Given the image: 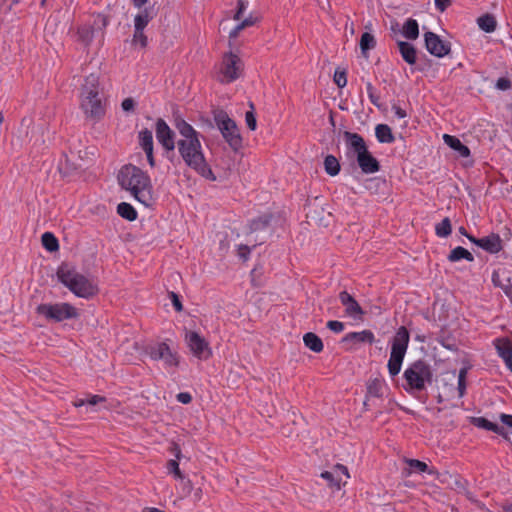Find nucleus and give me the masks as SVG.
I'll list each match as a JSON object with an SVG mask.
<instances>
[{
	"mask_svg": "<svg viewBox=\"0 0 512 512\" xmlns=\"http://www.w3.org/2000/svg\"><path fill=\"white\" fill-rule=\"evenodd\" d=\"M405 384L404 390L413 395L426 388V384H431L433 380V371L431 366L422 359L410 363L403 373Z\"/></svg>",
	"mask_w": 512,
	"mask_h": 512,
	"instance_id": "39448f33",
	"label": "nucleus"
},
{
	"mask_svg": "<svg viewBox=\"0 0 512 512\" xmlns=\"http://www.w3.org/2000/svg\"><path fill=\"white\" fill-rule=\"evenodd\" d=\"M243 70L241 59L234 53H226L220 64L218 80L221 83H232L236 81Z\"/></svg>",
	"mask_w": 512,
	"mask_h": 512,
	"instance_id": "9d476101",
	"label": "nucleus"
},
{
	"mask_svg": "<svg viewBox=\"0 0 512 512\" xmlns=\"http://www.w3.org/2000/svg\"><path fill=\"white\" fill-rule=\"evenodd\" d=\"M343 138L347 154L352 153L357 157L363 150L367 149L364 138L358 133L344 131Z\"/></svg>",
	"mask_w": 512,
	"mask_h": 512,
	"instance_id": "f3484780",
	"label": "nucleus"
},
{
	"mask_svg": "<svg viewBox=\"0 0 512 512\" xmlns=\"http://www.w3.org/2000/svg\"><path fill=\"white\" fill-rule=\"evenodd\" d=\"M251 248L247 245H239L238 246V256L243 261H247L250 257Z\"/></svg>",
	"mask_w": 512,
	"mask_h": 512,
	"instance_id": "49530a36",
	"label": "nucleus"
},
{
	"mask_svg": "<svg viewBox=\"0 0 512 512\" xmlns=\"http://www.w3.org/2000/svg\"><path fill=\"white\" fill-rule=\"evenodd\" d=\"M493 343L498 355L512 372V344L510 340L508 338H496Z\"/></svg>",
	"mask_w": 512,
	"mask_h": 512,
	"instance_id": "6ab92c4d",
	"label": "nucleus"
},
{
	"mask_svg": "<svg viewBox=\"0 0 512 512\" xmlns=\"http://www.w3.org/2000/svg\"><path fill=\"white\" fill-rule=\"evenodd\" d=\"M409 341L410 334L407 328L405 326L399 327L391 340V352L387 364L391 377H395L400 373Z\"/></svg>",
	"mask_w": 512,
	"mask_h": 512,
	"instance_id": "423d86ee",
	"label": "nucleus"
},
{
	"mask_svg": "<svg viewBox=\"0 0 512 512\" xmlns=\"http://www.w3.org/2000/svg\"><path fill=\"white\" fill-rule=\"evenodd\" d=\"M434 2L436 9H438L440 12H444L451 4L450 0H435Z\"/></svg>",
	"mask_w": 512,
	"mask_h": 512,
	"instance_id": "864d4df0",
	"label": "nucleus"
},
{
	"mask_svg": "<svg viewBox=\"0 0 512 512\" xmlns=\"http://www.w3.org/2000/svg\"><path fill=\"white\" fill-rule=\"evenodd\" d=\"M376 45L375 38L372 34L365 32L362 34L360 39V49L363 55H366V53L373 49Z\"/></svg>",
	"mask_w": 512,
	"mask_h": 512,
	"instance_id": "e433bc0d",
	"label": "nucleus"
},
{
	"mask_svg": "<svg viewBox=\"0 0 512 512\" xmlns=\"http://www.w3.org/2000/svg\"><path fill=\"white\" fill-rule=\"evenodd\" d=\"M36 313L54 322L75 319L79 316L78 309L70 303H42L36 307Z\"/></svg>",
	"mask_w": 512,
	"mask_h": 512,
	"instance_id": "0eeeda50",
	"label": "nucleus"
},
{
	"mask_svg": "<svg viewBox=\"0 0 512 512\" xmlns=\"http://www.w3.org/2000/svg\"><path fill=\"white\" fill-rule=\"evenodd\" d=\"M118 182L122 189L129 191L136 201L145 207L155 203L153 186L149 175L139 167L124 165L118 173Z\"/></svg>",
	"mask_w": 512,
	"mask_h": 512,
	"instance_id": "f03ea898",
	"label": "nucleus"
},
{
	"mask_svg": "<svg viewBox=\"0 0 512 512\" xmlns=\"http://www.w3.org/2000/svg\"><path fill=\"white\" fill-rule=\"evenodd\" d=\"M254 22L255 21L252 17H247L238 24V29H244L246 27L252 26Z\"/></svg>",
	"mask_w": 512,
	"mask_h": 512,
	"instance_id": "4d7b16f0",
	"label": "nucleus"
},
{
	"mask_svg": "<svg viewBox=\"0 0 512 512\" xmlns=\"http://www.w3.org/2000/svg\"><path fill=\"white\" fill-rule=\"evenodd\" d=\"M121 107L125 112H132L135 108V101L130 97L125 98L121 103Z\"/></svg>",
	"mask_w": 512,
	"mask_h": 512,
	"instance_id": "8fccbe9b",
	"label": "nucleus"
},
{
	"mask_svg": "<svg viewBox=\"0 0 512 512\" xmlns=\"http://www.w3.org/2000/svg\"><path fill=\"white\" fill-rule=\"evenodd\" d=\"M375 341V335L371 330H362L358 332H349L343 338L342 342L350 344V349L358 343L372 344Z\"/></svg>",
	"mask_w": 512,
	"mask_h": 512,
	"instance_id": "aec40b11",
	"label": "nucleus"
},
{
	"mask_svg": "<svg viewBox=\"0 0 512 512\" xmlns=\"http://www.w3.org/2000/svg\"><path fill=\"white\" fill-rule=\"evenodd\" d=\"M449 262H458L460 260H466L468 262L474 261V256L467 249L462 246H457L451 250L449 255L447 256Z\"/></svg>",
	"mask_w": 512,
	"mask_h": 512,
	"instance_id": "bb28decb",
	"label": "nucleus"
},
{
	"mask_svg": "<svg viewBox=\"0 0 512 512\" xmlns=\"http://www.w3.org/2000/svg\"><path fill=\"white\" fill-rule=\"evenodd\" d=\"M106 106L107 101L100 92L99 76H86L80 89V108L85 117L94 122L100 121L106 114Z\"/></svg>",
	"mask_w": 512,
	"mask_h": 512,
	"instance_id": "7ed1b4c3",
	"label": "nucleus"
},
{
	"mask_svg": "<svg viewBox=\"0 0 512 512\" xmlns=\"http://www.w3.org/2000/svg\"><path fill=\"white\" fill-rule=\"evenodd\" d=\"M405 462L410 467V469L412 471L419 472V473L427 472L430 475H433L436 473L435 470L429 469L428 465L425 462L420 461L418 459H405Z\"/></svg>",
	"mask_w": 512,
	"mask_h": 512,
	"instance_id": "f704fd0d",
	"label": "nucleus"
},
{
	"mask_svg": "<svg viewBox=\"0 0 512 512\" xmlns=\"http://www.w3.org/2000/svg\"><path fill=\"white\" fill-rule=\"evenodd\" d=\"M147 161L151 167L155 166V158L153 154V150L145 151Z\"/></svg>",
	"mask_w": 512,
	"mask_h": 512,
	"instance_id": "680f3d73",
	"label": "nucleus"
},
{
	"mask_svg": "<svg viewBox=\"0 0 512 512\" xmlns=\"http://www.w3.org/2000/svg\"><path fill=\"white\" fill-rule=\"evenodd\" d=\"M500 420L503 424L509 426L512 428V415L510 414H505V413H502L500 415Z\"/></svg>",
	"mask_w": 512,
	"mask_h": 512,
	"instance_id": "052dcab7",
	"label": "nucleus"
},
{
	"mask_svg": "<svg viewBox=\"0 0 512 512\" xmlns=\"http://www.w3.org/2000/svg\"><path fill=\"white\" fill-rule=\"evenodd\" d=\"M155 17L153 8H144L134 18V28L144 29L149 22Z\"/></svg>",
	"mask_w": 512,
	"mask_h": 512,
	"instance_id": "b1692460",
	"label": "nucleus"
},
{
	"mask_svg": "<svg viewBox=\"0 0 512 512\" xmlns=\"http://www.w3.org/2000/svg\"><path fill=\"white\" fill-rule=\"evenodd\" d=\"M467 239L490 254H497L503 249L502 240L496 233H490L489 235L476 238L473 235H467Z\"/></svg>",
	"mask_w": 512,
	"mask_h": 512,
	"instance_id": "4468645a",
	"label": "nucleus"
},
{
	"mask_svg": "<svg viewBox=\"0 0 512 512\" xmlns=\"http://www.w3.org/2000/svg\"><path fill=\"white\" fill-rule=\"evenodd\" d=\"M503 512H512V503L502 505Z\"/></svg>",
	"mask_w": 512,
	"mask_h": 512,
	"instance_id": "774afa93",
	"label": "nucleus"
},
{
	"mask_svg": "<svg viewBox=\"0 0 512 512\" xmlns=\"http://www.w3.org/2000/svg\"><path fill=\"white\" fill-rule=\"evenodd\" d=\"M135 7H142L148 0H132Z\"/></svg>",
	"mask_w": 512,
	"mask_h": 512,
	"instance_id": "338daca9",
	"label": "nucleus"
},
{
	"mask_svg": "<svg viewBox=\"0 0 512 512\" xmlns=\"http://www.w3.org/2000/svg\"><path fill=\"white\" fill-rule=\"evenodd\" d=\"M501 289L503 290L504 294L508 297L509 295H511L512 293V282H511V279L508 278L507 279V283L506 284H503L501 286Z\"/></svg>",
	"mask_w": 512,
	"mask_h": 512,
	"instance_id": "13d9d810",
	"label": "nucleus"
},
{
	"mask_svg": "<svg viewBox=\"0 0 512 512\" xmlns=\"http://www.w3.org/2000/svg\"><path fill=\"white\" fill-rule=\"evenodd\" d=\"M170 298H171V301H172V304H173V307L175 308V310L178 312L182 311L183 306H182V303L180 301L178 294H176L175 292H170Z\"/></svg>",
	"mask_w": 512,
	"mask_h": 512,
	"instance_id": "3c124183",
	"label": "nucleus"
},
{
	"mask_svg": "<svg viewBox=\"0 0 512 512\" xmlns=\"http://www.w3.org/2000/svg\"><path fill=\"white\" fill-rule=\"evenodd\" d=\"M356 159L364 174H374L380 170L379 161L368 151V148L363 150Z\"/></svg>",
	"mask_w": 512,
	"mask_h": 512,
	"instance_id": "a211bd4d",
	"label": "nucleus"
},
{
	"mask_svg": "<svg viewBox=\"0 0 512 512\" xmlns=\"http://www.w3.org/2000/svg\"><path fill=\"white\" fill-rule=\"evenodd\" d=\"M84 405H87V399H77L75 402H74V406L75 407H82Z\"/></svg>",
	"mask_w": 512,
	"mask_h": 512,
	"instance_id": "e2e57ef3",
	"label": "nucleus"
},
{
	"mask_svg": "<svg viewBox=\"0 0 512 512\" xmlns=\"http://www.w3.org/2000/svg\"><path fill=\"white\" fill-rule=\"evenodd\" d=\"M339 300L345 308L347 316L353 319H362L364 311L356 301V299L347 291H341L339 293Z\"/></svg>",
	"mask_w": 512,
	"mask_h": 512,
	"instance_id": "dca6fc26",
	"label": "nucleus"
},
{
	"mask_svg": "<svg viewBox=\"0 0 512 512\" xmlns=\"http://www.w3.org/2000/svg\"><path fill=\"white\" fill-rule=\"evenodd\" d=\"M132 44L134 46H139L140 48H146L148 45V38L144 33V29L134 28V33L132 37Z\"/></svg>",
	"mask_w": 512,
	"mask_h": 512,
	"instance_id": "58836bf2",
	"label": "nucleus"
},
{
	"mask_svg": "<svg viewBox=\"0 0 512 512\" xmlns=\"http://www.w3.org/2000/svg\"><path fill=\"white\" fill-rule=\"evenodd\" d=\"M386 384L383 380H380L378 378L369 380L367 383V397H376L381 398L383 397L384 390L386 389Z\"/></svg>",
	"mask_w": 512,
	"mask_h": 512,
	"instance_id": "393cba45",
	"label": "nucleus"
},
{
	"mask_svg": "<svg viewBox=\"0 0 512 512\" xmlns=\"http://www.w3.org/2000/svg\"><path fill=\"white\" fill-rule=\"evenodd\" d=\"M468 374V368L463 367L459 370L458 373V382H457V392H458V398H462L466 393L467 383L466 378Z\"/></svg>",
	"mask_w": 512,
	"mask_h": 512,
	"instance_id": "4c0bfd02",
	"label": "nucleus"
},
{
	"mask_svg": "<svg viewBox=\"0 0 512 512\" xmlns=\"http://www.w3.org/2000/svg\"><path fill=\"white\" fill-rule=\"evenodd\" d=\"M43 247L49 251L54 252L59 249V242L55 235L51 232H45L41 237Z\"/></svg>",
	"mask_w": 512,
	"mask_h": 512,
	"instance_id": "72a5a7b5",
	"label": "nucleus"
},
{
	"mask_svg": "<svg viewBox=\"0 0 512 512\" xmlns=\"http://www.w3.org/2000/svg\"><path fill=\"white\" fill-rule=\"evenodd\" d=\"M452 233L451 221L445 217L441 222L435 225V234L440 238H446Z\"/></svg>",
	"mask_w": 512,
	"mask_h": 512,
	"instance_id": "c9c22d12",
	"label": "nucleus"
},
{
	"mask_svg": "<svg viewBox=\"0 0 512 512\" xmlns=\"http://www.w3.org/2000/svg\"><path fill=\"white\" fill-rule=\"evenodd\" d=\"M145 354L153 361H162L165 368H176L179 365V355L166 342H156L145 347Z\"/></svg>",
	"mask_w": 512,
	"mask_h": 512,
	"instance_id": "1a4fd4ad",
	"label": "nucleus"
},
{
	"mask_svg": "<svg viewBox=\"0 0 512 512\" xmlns=\"http://www.w3.org/2000/svg\"><path fill=\"white\" fill-rule=\"evenodd\" d=\"M304 345L315 353L323 351L324 345L321 338L313 332H308L303 336Z\"/></svg>",
	"mask_w": 512,
	"mask_h": 512,
	"instance_id": "a878e982",
	"label": "nucleus"
},
{
	"mask_svg": "<svg viewBox=\"0 0 512 512\" xmlns=\"http://www.w3.org/2000/svg\"><path fill=\"white\" fill-rule=\"evenodd\" d=\"M167 469L176 479H183L184 476L179 468V462L177 460H169L167 463Z\"/></svg>",
	"mask_w": 512,
	"mask_h": 512,
	"instance_id": "37998d69",
	"label": "nucleus"
},
{
	"mask_svg": "<svg viewBox=\"0 0 512 512\" xmlns=\"http://www.w3.org/2000/svg\"><path fill=\"white\" fill-rule=\"evenodd\" d=\"M496 88L502 91L509 90L511 88V81L508 78L500 77L496 81Z\"/></svg>",
	"mask_w": 512,
	"mask_h": 512,
	"instance_id": "09e8293b",
	"label": "nucleus"
},
{
	"mask_svg": "<svg viewBox=\"0 0 512 512\" xmlns=\"http://www.w3.org/2000/svg\"><path fill=\"white\" fill-rule=\"evenodd\" d=\"M397 45L403 60L409 65H414L417 61V50L414 45L406 41H398Z\"/></svg>",
	"mask_w": 512,
	"mask_h": 512,
	"instance_id": "4be33fe9",
	"label": "nucleus"
},
{
	"mask_svg": "<svg viewBox=\"0 0 512 512\" xmlns=\"http://www.w3.org/2000/svg\"><path fill=\"white\" fill-rule=\"evenodd\" d=\"M57 277L77 297L89 299L98 293L97 284L68 265L58 268Z\"/></svg>",
	"mask_w": 512,
	"mask_h": 512,
	"instance_id": "20e7f679",
	"label": "nucleus"
},
{
	"mask_svg": "<svg viewBox=\"0 0 512 512\" xmlns=\"http://www.w3.org/2000/svg\"><path fill=\"white\" fill-rule=\"evenodd\" d=\"M366 91H367V95H368V98L371 101V103L373 105H375L376 107H379L380 106V103H379L380 97L377 94L376 89L374 88V86L372 85L371 82L366 83Z\"/></svg>",
	"mask_w": 512,
	"mask_h": 512,
	"instance_id": "79ce46f5",
	"label": "nucleus"
},
{
	"mask_svg": "<svg viewBox=\"0 0 512 512\" xmlns=\"http://www.w3.org/2000/svg\"><path fill=\"white\" fill-rule=\"evenodd\" d=\"M402 34L409 40H416L419 36V25L415 19L409 18L402 27Z\"/></svg>",
	"mask_w": 512,
	"mask_h": 512,
	"instance_id": "cd10ccee",
	"label": "nucleus"
},
{
	"mask_svg": "<svg viewBox=\"0 0 512 512\" xmlns=\"http://www.w3.org/2000/svg\"><path fill=\"white\" fill-rule=\"evenodd\" d=\"M173 450H174L175 457H176L175 460L178 461L181 458V449L178 445H175Z\"/></svg>",
	"mask_w": 512,
	"mask_h": 512,
	"instance_id": "69168bd1",
	"label": "nucleus"
},
{
	"mask_svg": "<svg viewBox=\"0 0 512 512\" xmlns=\"http://www.w3.org/2000/svg\"><path fill=\"white\" fill-rule=\"evenodd\" d=\"M139 145L143 151H149L154 149L153 145V134L152 131L145 128L138 133Z\"/></svg>",
	"mask_w": 512,
	"mask_h": 512,
	"instance_id": "7c9ffc66",
	"label": "nucleus"
},
{
	"mask_svg": "<svg viewBox=\"0 0 512 512\" xmlns=\"http://www.w3.org/2000/svg\"><path fill=\"white\" fill-rule=\"evenodd\" d=\"M155 135L158 143L163 148L165 155L169 157V154H173L177 147L175 132L162 118H158L155 122Z\"/></svg>",
	"mask_w": 512,
	"mask_h": 512,
	"instance_id": "9b49d317",
	"label": "nucleus"
},
{
	"mask_svg": "<svg viewBox=\"0 0 512 512\" xmlns=\"http://www.w3.org/2000/svg\"><path fill=\"white\" fill-rule=\"evenodd\" d=\"M185 340L190 351L199 359H206L211 355L208 342L195 331L186 333Z\"/></svg>",
	"mask_w": 512,
	"mask_h": 512,
	"instance_id": "ddd939ff",
	"label": "nucleus"
},
{
	"mask_svg": "<svg viewBox=\"0 0 512 512\" xmlns=\"http://www.w3.org/2000/svg\"><path fill=\"white\" fill-rule=\"evenodd\" d=\"M491 280L495 287L501 288V286L503 285V283L500 280V275L497 271H493Z\"/></svg>",
	"mask_w": 512,
	"mask_h": 512,
	"instance_id": "bf43d9fd",
	"label": "nucleus"
},
{
	"mask_svg": "<svg viewBox=\"0 0 512 512\" xmlns=\"http://www.w3.org/2000/svg\"><path fill=\"white\" fill-rule=\"evenodd\" d=\"M176 399L182 404H189L192 401V396L189 392H180L176 395Z\"/></svg>",
	"mask_w": 512,
	"mask_h": 512,
	"instance_id": "603ef678",
	"label": "nucleus"
},
{
	"mask_svg": "<svg viewBox=\"0 0 512 512\" xmlns=\"http://www.w3.org/2000/svg\"><path fill=\"white\" fill-rule=\"evenodd\" d=\"M443 140L445 144L448 145L454 151H456L459 154V156L464 158L470 156V149L466 145H464L456 136L444 134Z\"/></svg>",
	"mask_w": 512,
	"mask_h": 512,
	"instance_id": "5701e85b",
	"label": "nucleus"
},
{
	"mask_svg": "<svg viewBox=\"0 0 512 512\" xmlns=\"http://www.w3.org/2000/svg\"><path fill=\"white\" fill-rule=\"evenodd\" d=\"M392 110L394 112V115L399 119H403L407 116L406 111L402 109L400 106L393 105Z\"/></svg>",
	"mask_w": 512,
	"mask_h": 512,
	"instance_id": "6e6d98bb",
	"label": "nucleus"
},
{
	"mask_svg": "<svg viewBox=\"0 0 512 512\" xmlns=\"http://www.w3.org/2000/svg\"><path fill=\"white\" fill-rule=\"evenodd\" d=\"M78 35L82 41L89 43L93 38V30L89 26H83L78 29Z\"/></svg>",
	"mask_w": 512,
	"mask_h": 512,
	"instance_id": "c03bdc74",
	"label": "nucleus"
},
{
	"mask_svg": "<svg viewBox=\"0 0 512 512\" xmlns=\"http://www.w3.org/2000/svg\"><path fill=\"white\" fill-rule=\"evenodd\" d=\"M248 0H238V9H237V12L234 16V18L236 20H241V17L243 15V13L246 11V9L248 8Z\"/></svg>",
	"mask_w": 512,
	"mask_h": 512,
	"instance_id": "de8ad7c7",
	"label": "nucleus"
},
{
	"mask_svg": "<svg viewBox=\"0 0 512 512\" xmlns=\"http://www.w3.org/2000/svg\"><path fill=\"white\" fill-rule=\"evenodd\" d=\"M477 24L481 30L486 33H492L495 31L497 22L493 15L485 14L477 19Z\"/></svg>",
	"mask_w": 512,
	"mask_h": 512,
	"instance_id": "c756f323",
	"label": "nucleus"
},
{
	"mask_svg": "<svg viewBox=\"0 0 512 512\" xmlns=\"http://www.w3.org/2000/svg\"><path fill=\"white\" fill-rule=\"evenodd\" d=\"M117 213L124 219L128 221H134L137 219V212L135 208L127 203V202H121L117 206Z\"/></svg>",
	"mask_w": 512,
	"mask_h": 512,
	"instance_id": "2f4dec72",
	"label": "nucleus"
},
{
	"mask_svg": "<svg viewBox=\"0 0 512 512\" xmlns=\"http://www.w3.org/2000/svg\"><path fill=\"white\" fill-rule=\"evenodd\" d=\"M250 107H251V110L246 111V113H245V123L251 131H254L257 128V121H256L255 113H254L253 103H250Z\"/></svg>",
	"mask_w": 512,
	"mask_h": 512,
	"instance_id": "ea45409f",
	"label": "nucleus"
},
{
	"mask_svg": "<svg viewBox=\"0 0 512 512\" xmlns=\"http://www.w3.org/2000/svg\"><path fill=\"white\" fill-rule=\"evenodd\" d=\"M320 476L328 482L330 487L337 490L350 478L347 467L342 464H336L331 471H324Z\"/></svg>",
	"mask_w": 512,
	"mask_h": 512,
	"instance_id": "2eb2a0df",
	"label": "nucleus"
},
{
	"mask_svg": "<svg viewBox=\"0 0 512 512\" xmlns=\"http://www.w3.org/2000/svg\"><path fill=\"white\" fill-rule=\"evenodd\" d=\"M324 168L328 175H338L340 172V164L338 159L333 155H327L324 159Z\"/></svg>",
	"mask_w": 512,
	"mask_h": 512,
	"instance_id": "473e14b6",
	"label": "nucleus"
},
{
	"mask_svg": "<svg viewBox=\"0 0 512 512\" xmlns=\"http://www.w3.org/2000/svg\"><path fill=\"white\" fill-rule=\"evenodd\" d=\"M241 30H242V29H238V25H237L233 30H231V31H230L229 36H230L231 38H235V37H237V36H238V34H239V32H240Z\"/></svg>",
	"mask_w": 512,
	"mask_h": 512,
	"instance_id": "0e129e2a",
	"label": "nucleus"
},
{
	"mask_svg": "<svg viewBox=\"0 0 512 512\" xmlns=\"http://www.w3.org/2000/svg\"><path fill=\"white\" fill-rule=\"evenodd\" d=\"M375 136L380 143H393L395 140L391 128L386 124H378L376 126Z\"/></svg>",
	"mask_w": 512,
	"mask_h": 512,
	"instance_id": "c85d7f7f",
	"label": "nucleus"
},
{
	"mask_svg": "<svg viewBox=\"0 0 512 512\" xmlns=\"http://www.w3.org/2000/svg\"><path fill=\"white\" fill-rule=\"evenodd\" d=\"M326 326L334 333H341L345 328L344 323L338 320H330L327 322Z\"/></svg>",
	"mask_w": 512,
	"mask_h": 512,
	"instance_id": "a18cd8bd",
	"label": "nucleus"
},
{
	"mask_svg": "<svg viewBox=\"0 0 512 512\" xmlns=\"http://www.w3.org/2000/svg\"><path fill=\"white\" fill-rule=\"evenodd\" d=\"M334 83L339 88H344L347 85V73L345 70L337 68L333 76Z\"/></svg>",
	"mask_w": 512,
	"mask_h": 512,
	"instance_id": "a19ab883",
	"label": "nucleus"
},
{
	"mask_svg": "<svg viewBox=\"0 0 512 512\" xmlns=\"http://www.w3.org/2000/svg\"><path fill=\"white\" fill-rule=\"evenodd\" d=\"M104 401H105V397L100 396V395H92L87 399V405L94 406V405H97L98 403H101Z\"/></svg>",
	"mask_w": 512,
	"mask_h": 512,
	"instance_id": "5fc2aeb1",
	"label": "nucleus"
},
{
	"mask_svg": "<svg viewBox=\"0 0 512 512\" xmlns=\"http://www.w3.org/2000/svg\"><path fill=\"white\" fill-rule=\"evenodd\" d=\"M424 42L426 50L438 58L448 55L451 50L450 43L443 41L439 35L431 31L424 33Z\"/></svg>",
	"mask_w": 512,
	"mask_h": 512,
	"instance_id": "f8f14e48",
	"label": "nucleus"
},
{
	"mask_svg": "<svg viewBox=\"0 0 512 512\" xmlns=\"http://www.w3.org/2000/svg\"><path fill=\"white\" fill-rule=\"evenodd\" d=\"M214 121L231 149L238 151L242 147V137L235 121L224 111L216 113Z\"/></svg>",
	"mask_w": 512,
	"mask_h": 512,
	"instance_id": "6e6552de",
	"label": "nucleus"
},
{
	"mask_svg": "<svg viewBox=\"0 0 512 512\" xmlns=\"http://www.w3.org/2000/svg\"><path fill=\"white\" fill-rule=\"evenodd\" d=\"M471 423L477 428L492 431V432H494L498 435H501L507 439V433H506L505 429L503 427L499 426L498 424L489 421L485 417H474V418H472Z\"/></svg>",
	"mask_w": 512,
	"mask_h": 512,
	"instance_id": "412c9836",
	"label": "nucleus"
},
{
	"mask_svg": "<svg viewBox=\"0 0 512 512\" xmlns=\"http://www.w3.org/2000/svg\"><path fill=\"white\" fill-rule=\"evenodd\" d=\"M173 126L180 136L177 149L185 165L202 177L215 180L216 177L205 158L199 132L178 114L173 115Z\"/></svg>",
	"mask_w": 512,
	"mask_h": 512,
	"instance_id": "f257e3e1",
	"label": "nucleus"
}]
</instances>
